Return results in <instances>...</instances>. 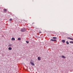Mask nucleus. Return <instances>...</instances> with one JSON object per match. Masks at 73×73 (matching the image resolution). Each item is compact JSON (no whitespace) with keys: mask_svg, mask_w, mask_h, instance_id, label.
Listing matches in <instances>:
<instances>
[{"mask_svg":"<svg viewBox=\"0 0 73 73\" xmlns=\"http://www.w3.org/2000/svg\"><path fill=\"white\" fill-rule=\"evenodd\" d=\"M41 58L39 57H38V60L39 61H40V60H41Z\"/></svg>","mask_w":73,"mask_h":73,"instance_id":"20e7f679","label":"nucleus"},{"mask_svg":"<svg viewBox=\"0 0 73 73\" xmlns=\"http://www.w3.org/2000/svg\"><path fill=\"white\" fill-rule=\"evenodd\" d=\"M52 38H53V39H56V38H57V37H53Z\"/></svg>","mask_w":73,"mask_h":73,"instance_id":"4468645a","label":"nucleus"},{"mask_svg":"<svg viewBox=\"0 0 73 73\" xmlns=\"http://www.w3.org/2000/svg\"><path fill=\"white\" fill-rule=\"evenodd\" d=\"M26 42H27V44H28V43H29V42L27 41H26Z\"/></svg>","mask_w":73,"mask_h":73,"instance_id":"dca6fc26","label":"nucleus"},{"mask_svg":"<svg viewBox=\"0 0 73 73\" xmlns=\"http://www.w3.org/2000/svg\"><path fill=\"white\" fill-rule=\"evenodd\" d=\"M70 43L71 44H73V41H71L70 42Z\"/></svg>","mask_w":73,"mask_h":73,"instance_id":"ddd939ff","label":"nucleus"},{"mask_svg":"<svg viewBox=\"0 0 73 73\" xmlns=\"http://www.w3.org/2000/svg\"><path fill=\"white\" fill-rule=\"evenodd\" d=\"M40 33H41V32H40Z\"/></svg>","mask_w":73,"mask_h":73,"instance_id":"a211bd4d","label":"nucleus"},{"mask_svg":"<svg viewBox=\"0 0 73 73\" xmlns=\"http://www.w3.org/2000/svg\"><path fill=\"white\" fill-rule=\"evenodd\" d=\"M72 54H73V52Z\"/></svg>","mask_w":73,"mask_h":73,"instance_id":"6ab92c4d","label":"nucleus"},{"mask_svg":"<svg viewBox=\"0 0 73 73\" xmlns=\"http://www.w3.org/2000/svg\"><path fill=\"white\" fill-rule=\"evenodd\" d=\"M12 19H10V21H12Z\"/></svg>","mask_w":73,"mask_h":73,"instance_id":"f3484780","label":"nucleus"},{"mask_svg":"<svg viewBox=\"0 0 73 73\" xmlns=\"http://www.w3.org/2000/svg\"><path fill=\"white\" fill-rule=\"evenodd\" d=\"M3 11L4 12H7V9H4Z\"/></svg>","mask_w":73,"mask_h":73,"instance_id":"423d86ee","label":"nucleus"},{"mask_svg":"<svg viewBox=\"0 0 73 73\" xmlns=\"http://www.w3.org/2000/svg\"><path fill=\"white\" fill-rule=\"evenodd\" d=\"M62 42L63 43H65V40H62Z\"/></svg>","mask_w":73,"mask_h":73,"instance_id":"6e6552de","label":"nucleus"},{"mask_svg":"<svg viewBox=\"0 0 73 73\" xmlns=\"http://www.w3.org/2000/svg\"><path fill=\"white\" fill-rule=\"evenodd\" d=\"M12 45L11 44H9V45H8L10 47V46H12Z\"/></svg>","mask_w":73,"mask_h":73,"instance_id":"f8f14e48","label":"nucleus"},{"mask_svg":"<svg viewBox=\"0 0 73 73\" xmlns=\"http://www.w3.org/2000/svg\"><path fill=\"white\" fill-rule=\"evenodd\" d=\"M30 63L31 64V65H33V66H35V64H34L32 62H30Z\"/></svg>","mask_w":73,"mask_h":73,"instance_id":"f03ea898","label":"nucleus"},{"mask_svg":"<svg viewBox=\"0 0 73 73\" xmlns=\"http://www.w3.org/2000/svg\"><path fill=\"white\" fill-rule=\"evenodd\" d=\"M66 43L67 44H69V42L68 41H66Z\"/></svg>","mask_w":73,"mask_h":73,"instance_id":"2eb2a0df","label":"nucleus"},{"mask_svg":"<svg viewBox=\"0 0 73 73\" xmlns=\"http://www.w3.org/2000/svg\"><path fill=\"white\" fill-rule=\"evenodd\" d=\"M21 31L23 32H25L26 31V29H25V28L21 29Z\"/></svg>","mask_w":73,"mask_h":73,"instance_id":"f257e3e1","label":"nucleus"},{"mask_svg":"<svg viewBox=\"0 0 73 73\" xmlns=\"http://www.w3.org/2000/svg\"><path fill=\"white\" fill-rule=\"evenodd\" d=\"M68 39H69V40H73V38H72L70 37H68Z\"/></svg>","mask_w":73,"mask_h":73,"instance_id":"7ed1b4c3","label":"nucleus"},{"mask_svg":"<svg viewBox=\"0 0 73 73\" xmlns=\"http://www.w3.org/2000/svg\"><path fill=\"white\" fill-rule=\"evenodd\" d=\"M50 41H56V40L54 39H51Z\"/></svg>","mask_w":73,"mask_h":73,"instance_id":"0eeeda50","label":"nucleus"},{"mask_svg":"<svg viewBox=\"0 0 73 73\" xmlns=\"http://www.w3.org/2000/svg\"><path fill=\"white\" fill-rule=\"evenodd\" d=\"M18 41H20V40H21V38H18Z\"/></svg>","mask_w":73,"mask_h":73,"instance_id":"1a4fd4ad","label":"nucleus"},{"mask_svg":"<svg viewBox=\"0 0 73 73\" xmlns=\"http://www.w3.org/2000/svg\"><path fill=\"white\" fill-rule=\"evenodd\" d=\"M11 40H12V41H13L14 40H15V39L14 38H11Z\"/></svg>","mask_w":73,"mask_h":73,"instance_id":"39448f33","label":"nucleus"},{"mask_svg":"<svg viewBox=\"0 0 73 73\" xmlns=\"http://www.w3.org/2000/svg\"><path fill=\"white\" fill-rule=\"evenodd\" d=\"M8 49H9V50H11L12 49V48H11V47H9L8 48Z\"/></svg>","mask_w":73,"mask_h":73,"instance_id":"9b49d317","label":"nucleus"},{"mask_svg":"<svg viewBox=\"0 0 73 73\" xmlns=\"http://www.w3.org/2000/svg\"><path fill=\"white\" fill-rule=\"evenodd\" d=\"M62 58H66L63 55L62 56Z\"/></svg>","mask_w":73,"mask_h":73,"instance_id":"9d476101","label":"nucleus"}]
</instances>
